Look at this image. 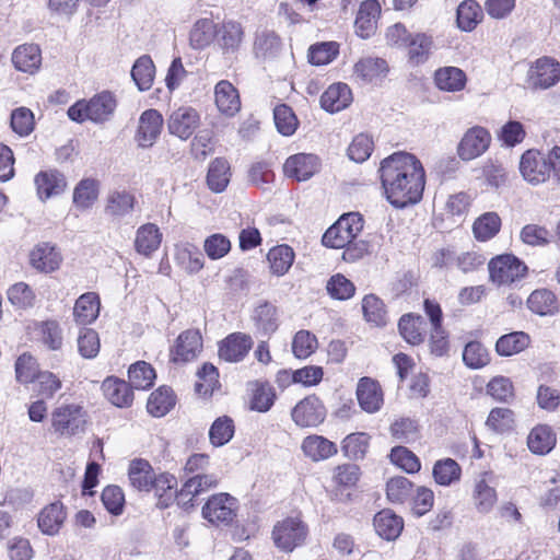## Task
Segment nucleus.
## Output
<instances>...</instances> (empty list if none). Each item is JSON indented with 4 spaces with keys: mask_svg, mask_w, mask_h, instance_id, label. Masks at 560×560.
<instances>
[{
    "mask_svg": "<svg viewBox=\"0 0 560 560\" xmlns=\"http://www.w3.org/2000/svg\"><path fill=\"white\" fill-rule=\"evenodd\" d=\"M326 289L331 298L336 300H348L355 292L354 284L343 275H334L327 282Z\"/></svg>",
    "mask_w": 560,
    "mask_h": 560,
    "instance_id": "60",
    "label": "nucleus"
},
{
    "mask_svg": "<svg viewBox=\"0 0 560 560\" xmlns=\"http://www.w3.org/2000/svg\"><path fill=\"white\" fill-rule=\"evenodd\" d=\"M175 405V396L170 387L162 386L153 392L147 404L148 412L153 417H163Z\"/></svg>",
    "mask_w": 560,
    "mask_h": 560,
    "instance_id": "45",
    "label": "nucleus"
},
{
    "mask_svg": "<svg viewBox=\"0 0 560 560\" xmlns=\"http://www.w3.org/2000/svg\"><path fill=\"white\" fill-rule=\"evenodd\" d=\"M98 197V183L93 178H84L79 182L73 190V203L80 210L91 208Z\"/></svg>",
    "mask_w": 560,
    "mask_h": 560,
    "instance_id": "46",
    "label": "nucleus"
},
{
    "mask_svg": "<svg viewBox=\"0 0 560 560\" xmlns=\"http://www.w3.org/2000/svg\"><path fill=\"white\" fill-rule=\"evenodd\" d=\"M327 416V409L316 395H308L300 400L291 410L292 421L299 428H316Z\"/></svg>",
    "mask_w": 560,
    "mask_h": 560,
    "instance_id": "8",
    "label": "nucleus"
},
{
    "mask_svg": "<svg viewBox=\"0 0 560 560\" xmlns=\"http://www.w3.org/2000/svg\"><path fill=\"white\" fill-rule=\"evenodd\" d=\"M482 18L481 7L475 0H465L457 8V25L462 31H472Z\"/></svg>",
    "mask_w": 560,
    "mask_h": 560,
    "instance_id": "43",
    "label": "nucleus"
},
{
    "mask_svg": "<svg viewBox=\"0 0 560 560\" xmlns=\"http://www.w3.org/2000/svg\"><path fill=\"white\" fill-rule=\"evenodd\" d=\"M434 81L442 91L458 92L465 88L467 78L459 68L444 67L435 71Z\"/></svg>",
    "mask_w": 560,
    "mask_h": 560,
    "instance_id": "39",
    "label": "nucleus"
},
{
    "mask_svg": "<svg viewBox=\"0 0 560 560\" xmlns=\"http://www.w3.org/2000/svg\"><path fill=\"white\" fill-rule=\"evenodd\" d=\"M529 82L536 89H549L560 80V63L550 57L539 58L529 70Z\"/></svg>",
    "mask_w": 560,
    "mask_h": 560,
    "instance_id": "16",
    "label": "nucleus"
},
{
    "mask_svg": "<svg viewBox=\"0 0 560 560\" xmlns=\"http://www.w3.org/2000/svg\"><path fill=\"white\" fill-rule=\"evenodd\" d=\"M34 115L26 107H19L11 114V128L21 137L28 136L34 129Z\"/></svg>",
    "mask_w": 560,
    "mask_h": 560,
    "instance_id": "63",
    "label": "nucleus"
},
{
    "mask_svg": "<svg viewBox=\"0 0 560 560\" xmlns=\"http://www.w3.org/2000/svg\"><path fill=\"white\" fill-rule=\"evenodd\" d=\"M407 46L409 47L408 55L410 60L416 63H421L429 58L433 47V40L431 36L419 33L410 37Z\"/></svg>",
    "mask_w": 560,
    "mask_h": 560,
    "instance_id": "55",
    "label": "nucleus"
},
{
    "mask_svg": "<svg viewBox=\"0 0 560 560\" xmlns=\"http://www.w3.org/2000/svg\"><path fill=\"white\" fill-rule=\"evenodd\" d=\"M218 483L219 479L213 474H197L184 482L177 499L184 501L185 498H188L190 501L194 497L215 488Z\"/></svg>",
    "mask_w": 560,
    "mask_h": 560,
    "instance_id": "33",
    "label": "nucleus"
},
{
    "mask_svg": "<svg viewBox=\"0 0 560 560\" xmlns=\"http://www.w3.org/2000/svg\"><path fill=\"white\" fill-rule=\"evenodd\" d=\"M424 320L421 316H413L412 314L404 315L399 323L398 328L402 338L411 345H419L424 340Z\"/></svg>",
    "mask_w": 560,
    "mask_h": 560,
    "instance_id": "47",
    "label": "nucleus"
},
{
    "mask_svg": "<svg viewBox=\"0 0 560 560\" xmlns=\"http://www.w3.org/2000/svg\"><path fill=\"white\" fill-rule=\"evenodd\" d=\"M388 70L386 60L368 56L355 62L353 75L363 83H376L386 77Z\"/></svg>",
    "mask_w": 560,
    "mask_h": 560,
    "instance_id": "20",
    "label": "nucleus"
},
{
    "mask_svg": "<svg viewBox=\"0 0 560 560\" xmlns=\"http://www.w3.org/2000/svg\"><path fill=\"white\" fill-rule=\"evenodd\" d=\"M282 48L280 37L270 30H261L256 33L254 51L258 58L272 59L278 56Z\"/></svg>",
    "mask_w": 560,
    "mask_h": 560,
    "instance_id": "36",
    "label": "nucleus"
},
{
    "mask_svg": "<svg viewBox=\"0 0 560 560\" xmlns=\"http://www.w3.org/2000/svg\"><path fill=\"white\" fill-rule=\"evenodd\" d=\"M555 441V435L549 427L538 425L530 431L527 445L533 453L546 454L553 447Z\"/></svg>",
    "mask_w": 560,
    "mask_h": 560,
    "instance_id": "51",
    "label": "nucleus"
},
{
    "mask_svg": "<svg viewBox=\"0 0 560 560\" xmlns=\"http://www.w3.org/2000/svg\"><path fill=\"white\" fill-rule=\"evenodd\" d=\"M12 62L16 70L33 74L42 65V52L35 44H24L16 47L12 54Z\"/></svg>",
    "mask_w": 560,
    "mask_h": 560,
    "instance_id": "25",
    "label": "nucleus"
},
{
    "mask_svg": "<svg viewBox=\"0 0 560 560\" xmlns=\"http://www.w3.org/2000/svg\"><path fill=\"white\" fill-rule=\"evenodd\" d=\"M376 533L386 540L397 538L404 527L402 520L389 510H383L374 516Z\"/></svg>",
    "mask_w": 560,
    "mask_h": 560,
    "instance_id": "38",
    "label": "nucleus"
},
{
    "mask_svg": "<svg viewBox=\"0 0 560 560\" xmlns=\"http://www.w3.org/2000/svg\"><path fill=\"white\" fill-rule=\"evenodd\" d=\"M338 55V44L335 42H326L313 45L308 51V60L316 66L327 65Z\"/></svg>",
    "mask_w": 560,
    "mask_h": 560,
    "instance_id": "62",
    "label": "nucleus"
},
{
    "mask_svg": "<svg viewBox=\"0 0 560 560\" xmlns=\"http://www.w3.org/2000/svg\"><path fill=\"white\" fill-rule=\"evenodd\" d=\"M155 75V66L150 56L139 57L132 69L131 77L140 91H148L153 84Z\"/></svg>",
    "mask_w": 560,
    "mask_h": 560,
    "instance_id": "41",
    "label": "nucleus"
},
{
    "mask_svg": "<svg viewBox=\"0 0 560 560\" xmlns=\"http://www.w3.org/2000/svg\"><path fill=\"white\" fill-rule=\"evenodd\" d=\"M155 377V371L144 361L133 363L128 370L129 384L136 389L150 388L153 385Z\"/></svg>",
    "mask_w": 560,
    "mask_h": 560,
    "instance_id": "50",
    "label": "nucleus"
},
{
    "mask_svg": "<svg viewBox=\"0 0 560 560\" xmlns=\"http://www.w3.org/2000/svg\"><path fill=\"white\" fill-rule=\"evenodd\" d=\"M37 194L42 200L61 194L67 186L65 176L57 171L40 172L35 177Z\"/></svg>",
    "mask_w": 560,
    "mask_h": 560,
    "instance_id": "30",
    "label": "nucleus"
},
{
    "mask_svg": "<svg viewBox=\"0 0 560 560\" xmlns=\"http://www.w3.org/2000/svg\"><path fill=\"white\" fill-rule=\"evenodd\" d=\"M490 132L480 126L469 128L457 145V154L462 161H471L481 156L490 147Z\"/></svg>",
    "mask_w": 560,
    "mask_h": 560,
    "instance_id": "9",
    "label": "nucleus"
},
{
    "mask_svg": "<svg viewBox=\"0 0 560 560\" xmlns=\"http://www.w3.org/2000/svg\"><path fill=\"white\" fill-rule=\"evenodd\" d=\"M253 347V339L244 332H233L219 343V357L226 362L242 361Z\"/></svg>",
    "mask_w": 560,
    "mask_h": 560,
    "instance_id": "17",
    "label": "nucleus"
},
{
    "mask_svg": "<svg viewBox=\"0 0 560 560\" xmlns=\"http://www.w3.org/2000/svg\"><path fill=\"white\" fill-rule=\"evenodd\" d=\"M363 229V218L358 212L342 214L323 235L322 242L331 248L350 245Z\"/></svg>",
    "mask_w": 560,
    "mask_h": 560,
    "instance_id": "3",
    "label": "nucleus"
},
{
    "mask_svg": "<svg viewBox=\"0 0 560 560\" xmlns=\"http://www.w3.org/2000/svg\"><path fill=\"white\" fill-rule=\"evenodd\" d=\"M214 97L218 109L225 115L233 116L241 108L237 90L229 81L222 80L217 83Z\"/></svg>",
    "mask_w": 560,
    "mask_h": 560,
    "instance_id": "29",
    "label": "nucleus"
},
{
    "mask_svg": "<svg viewBox=\"0 0 560 560\" xmlns=\"http://www.w3.org/2000/svg\"><path fill=\"white\" fill-rule=\"evenodd\" d=\"M67 518L61 502H54L45 506L37 518L38 527L43 534L54 536L59 533Z\"/></svg>",
    "mask_w": 560,
    "mask_h": 560,
    "instance_id": "24",
    "label": "nucleus"
},
{
    "mask_svg": "<svg viewBox=\"0 0 560 560\" xmlns=\"http://www.w3.org/2000/svg\"><path fill=\"white\" fill-rule=\"evenodd\" d=\"M462 469L456 460L445 458L438 460L433 467V477L441 486H451L460 479Z\"/></svg>",
    "mask_w": 560,
    "mask_h": 560,
    "instance_id": "53",
    "label": "nucleus"
},
{
    "mask_svg": "<svg viewBox=\"0 0 560 560\" xmlns=\"http://www.w3.org/2000/svg\"><path fill=\"white\" fill-rule=\"evenodd\" d=\"M490 279L499 284H511L526 275L527 267L516 256L504 254L492 258L488 265Z\"/></svg>",
    "mask_w": 560,
    "mask_h": 560,
    "instance_id": "7",
    "label": "nucleus"
},
{
    "mask_svg": "<svg viewBox=\"0 0 560 560\" xmlns=\"http://www.w3.org/2000/svg\"><path fill=\"white\" fill-rule=\"evenodd\" d=\"M380 12L381 7L376 0H365L361 3L354 21L355 31L360 37H370L375 28Z\"/></svg>",
    "mask_w": 560,
    "mask_h": 560,
    "instance_id": "26",
    "label": "nucleus"
},
{
    "mask_svg": "<svg viewBox=\"0 0 560 560\" xmlns=\"http://www.w3.org/2000/svg\"><path fill=\"white\" fill-rule=\"evenodd\" d=\"M50 422L55 433L61 436H73L84 431L85 412L75 404L60 405L51 412Z\"/></svg>",
    "mask_w": 560,
    "mask_h": 560,
    "instance_id": "5",
    "label": "nucleus"
},
{
    "mask_svg": "<svg viewBox=\"0 0 560 560\" xmlns=\"http://www.w3.org/2000/svg\"><path fill=\"white\" fill-rule=\"evenodd\" d=\"M100 298L95 292H86L78 298L73 307V317L79 325L93 323L100 313Z\"/></svg>",
    "mask_w": 560,
    "mask_h": 560,
    "instance_id": "28",
    "label": "nucleus"
},
{
    "mask_svg": "<svg viewBox=\"0 0 560 560\" xmlns=\"http://www.w3.org/2000/svg\"><path fill=\"white\" fill-rule=\"evenodd\" d=\"M135 196L126 190H114L108 194L104 212L106 215L118 220L132 212Z\"/></svg>",
    "mask_w": 560,
    "mask_h": 560,
    "instance_id": "31",
    "label": "nucleus"
},
{
    "mask_svg": "<svg viewBox=\"0 0 560 560\" xmlns=\"http://www.w3.org/2000/svg\"><path fill=\"white\" fill-rule=\"evenodd\" d=\"M301 450L313 462L328 459L338 452L337 445L334 442L317 434L306 436L302 441Z\"/></svg>",
    "mask_w": 560,
    "mask_h": 560,
    "instance_id": "23",
    "label": "nucleus"
},
{
    "mask_svg": "<svg viewBox=\"0 0 560 560\" xmlns=\"http://www.w3.org/2000/svg\"><path fill=\"white\" fill-rule=\"evenodd\" d=\"M492 483V475L490 472H482L474 481L471 503L475 511L480 515L489 514L498 503V492Z\"/></svg>",
    "mask_w": 560,
    "mask_h": 560,
    "instance_id": "11",
    "label": "nucleus"
},
{
    "mask_svg": "<svg viewBox=\"0 0 560 560\" xmlns=\"http://www.w3.org/2000/svg\"><path fill=\"white\" fill-rule=\"evenodd\" d=\"M163 121V116L156 109L144 110L139 118L136 135L138 145L143 149L152 147L161 135Z\"/></svg>",
    "mask_w": 560,
    "mask_h": 560,
    "instance_id": "15",
    "label": "nucleus"
},
{
    "mask_svg": "<svg viewBox=\"0 0 560 560\" xmlns=\"http://www.w3.org/2000/svg\"><path fill=\"white\" fill-rule=\"evenodd\" d=\"M369 442V434L363 432L351 433L343 439L341 450L347 457L359 459L365 455Z\"/></svg>",
    "mask_w": 560,
    "mask_h": 560,
    "instance_id": "57",
    "label": "nucleus"
},
{
    "mask_svg": "<svg viewBox=\"0 0 560 560\" xmlns=\"http://www.w3.org/2000/svg\"><path fill=\"white\" fill-rule=\"evenodd\" d=\"M520 172L529 184L538 185L545 183L550 177V166L547 156L536 150L526 151L521 156Z\"/></svg>",
    "mask_w": 560,
    "mask_h": 560,
    "instance_id": "12",
    "label": "nucleus"
},
{
    "mask_svg": "<svg viewBox=\"0 0 560 560\" xmlns=\"http://www.w3.org/2000/svg\"><path fill=\"white\" fill-rule=\"evenodd\" d=\"M128 476L131 486L139 491H150L153 487L164 481L172 489L176 482L173 477L161 476L155 478L151 465L144 459H135L129 465Z\"/></svg>",
    "mask_w": 560,
    "mask_h": 560,
    "instance_id": "10",
    "label": "nucleus"
},
{
    "mask_svg": "<svg viewBox=\"0 0 560 560\" xmlns=\"http://www.w3.org/2000/svg\"><path fill=\"white\" fill-rule=\"evenodd\" d=\"M362 311L366 322L376 326H384L387 323V312L383 301L374 295L368 294L362 300Z\"/></svg>",
    "mask_w": 560,
    "mask_h": 560,
    "instance_id": "52",
    "label": "nucleus"
},
{
    "mask_svg": "<svg viewBox=\"0 0 560 560\" xmlns=\"http://www.w3.org/2000/svg\"><path fill=\"white\" fill-rule=\"evenodd\" d=\"M529 345V336L523 331H514L500 337L495 350L501 357H510L525 350Z\"/></svg>",
    "mask_w": 560,
    "mask_h": 560,
    "instance_id": "42",
    "label": "nucleus"
},
{
    "mask_svg": "<svg viewBox=\"0 0 560 560\" xmlns=\"http://www.w3.org/2000/svg\"><path fill=\"white\" fill-rule=\"evenodd\" d=\"M231 241L221 233L209 235L203 242V250L211 260L223 258L231 250Z\"/></svg>",
    "mask_w": 560,
    "mask_h": 560,
    "instance_id": "58",
    "label": "nucleus"
},
{
    "mask_svg": "<svg viewBox=\"0 0 560 560\" xmlns=\"http://www.w3.org/2000/svg\"><path fill=\"white\" fill-rule=\"evenodd\" d=\"M130 384L115 377H107L102 385L105 397L117 407L131 405L133 395Z\"/></svg>",
    "mask_w": 560,
    "mask_h": 560,
    "instance_id": "32",
    "label": "nucleus"
},
{
    "mask_svg": "<svg viewBox=\"0 0 560 560\" xmlns=\"http://www.w3.org/2000/svg\"><path fill=\"white\" fill-rule=\"evenodd\" d=\"M351 89L346 83L331 84L320 96L322 107L329 113H337L352 103Z\"/></svg>",
    "mask_w": 560,
    "mask_h": 560,
    "instance_id": "22",
    "label": "nucleus"
},
{
    "mask_svg": "<svg viewBox=\"0 0 560 560\" xmlns=\"http://www.w3.org/2000/svg\"><path fill=\"white\" fill-rule=\"evenodd\" d=\"M100 338L95 330L84 328L80 331L78 337V350L83 358H95L100 352Z\"/></svg>",
    "mask_w": 560,
    "mask_h": 560,
    "instance_id": "61",
    "label": "nucleus"
},
{
    "mask_svg": "<svg viewBox=\"0 0 560 560\" xmlns=\"http://www.w3.org/2000/svg\"><path fill=\"white\" fill-rule=\"evenodd\" d=\"M373 151V140L370 136L360 133L353 138L348 148L349 158L357 162L362 163L366 161Z\"/></svg>",
    "mask_w": 560,
    "mask_h": 560,
    "instance_id": "64",
    "label": "nucleus"
},
{
    "mask_svg": "<svg viewBox=\"0 0 560 560\" xmlns=\"http://www.w3.org/2000/svg\"><path fill=\"white\" fill-rule=\"evenodd\" d=\"M201 351V334L197 329H187L177 337L171 357L174 362L185 363L195 360Z\"/></svg>",
    "mask_w": 560,
    "mask_h": 560,
    "instance_id": "14",
    "label": "nucleus"
},
{
    "mask_svg": "<svg viewBox=\"0 0 560 560\" xmlns=\"http://www.w3.org/2000/svg\"><path fill=\"white\" fill-rule=\"evenodd\" d=\"M386 199L396 208L420 201L424 190V170L411 153L396 152L384 159L380 167Z\"/></svg>",
    "mask_w": 560,
    "mask_h": 560,
    "instance_id": "1",
    "label": "nucleus"
},
{
    "mask_svg": "<svg viewBox=\"0 0 560 560\" xmlns=\"http://www.w3.org/2000/svg\"><path fill=\"white\" fill-rule=\"evenodd\" d=\"M357 399L365 412H377L384 401L380 384L370 377L360 378L357 386Z\"/></svg>",
    "mask_w": 560,
    "mask_h": 560,
    "instance_id": "21",
    "label": "nucleus"
},
{
    "mask_svg": "<svg viewBox=\"0 0 560 560\" xmlns=\"http://www.w3.org/2000/svg\"><path fill=\"white\" fill-rule=\"evenodd\" d=\"M273 119L277 130L285 137L292 136L299 125V120L292 108L285 104L276 106L273 109Z\"/></svg>",
    "mask_w": 560,
    "mask_h": 560,
    "instance_id": "56",
    "label": "nucleus"
},
{
    "mask_svg": "<svg viewBox=\"0 0 560 560\" xmlns=\"http://www.w3.org/2000/svg\"><path fill=\"white\" fill-rule=\"evenodd\" d=\"M528 308L541 316L551 315L558 310L555 294L547 290H535L527 299Z\"/></svg>",
    "mask_w": 560,
    "mask_h": 560,
    "instance_id": "48",
    "label": "nucleus"
},
{
    "mask_svg": "<svg viewBox=\"0 0 560 560\" xmlns=\"http://www.w3.org/2000/svg\"><path fill=\"white\" fill-rule=\"evenodd\" d=\"M200 117L198 112L192 107H179L174 110L167 118V129L171 135L182 140H187L198 128Z\"/></svg>",
    "mask_w": 560,
    "mask_h": 560,
    "instance_id": "13",
    "label": "nucleus"
},
{
    "mask_svg": "<svg viewBox=\"0 0 560 560\" xmlns=\"http://www.w3.org/2000/svg\"><path fill=\"white\" fill-rule=\"evenodd\" d=\"M253 320L262 335L269 336L278 329V310L271 303L264 302L254 310Z\"/></svg>",
    "mask_w": 560,
    "mask_h": 560,
    "instance_id": "37",
    "label": "nucleus"
},
{
    "mask_svg": "<svg viewBox=\"0 0 560 560\" xmlns=\"http://www.w3.org/2000/svg\"><path fill=\"white\" fill-rule=\"evenodd\" d=\"M218 34V24L205 18L197 20L189 32V45L192 49L201 50L211 45Z\"/></svg>",
    "mask_w": 560,
    "mask_h": 560,
    "instance_id": "27",
    "label": "nucleus"
},
{
    "mask_svg": "<svg viewBox=\"0 0 560 560\" xmlns=\"http://www.w3.org/2000/svg\"><path fill=\"white\" fill-rule=\"evenodd\" d=\"M162 242V233L153 223L141 225L136 233L135 248L144 256H150L158 250Z\"/></svg>",
    "mask_w": 560,
    "mask_h": 560,
    "instance_id": "34",
    "label": "nucleus"
},
{
    "mask_svg": "<svg viewBox=\"0 0 560 560\" xmlns=\"http://www.w3.org/2000/svg\"><path fill=\"white\" fill-rule=\"evenodd\" d=\"M234 435L233 420L228 416L219 417L210 427L209 440L213 446H223Z\"/></svg>",
    "mask_w": 560,
    "mask_h": 560,
    "instance_id": "54",
    "label": "nucleus"
},
{
    "mask_svg": "<svg viewBox=\"0 0 560 560\" xmlns=\"http://www.w3.org/2000/svg\"><path fill=\"white\" fill-rule=\"evenodd\" d=\"M62 257L55 245L43 242L30 252L31 266L40 272H52L60 267Z\"/></svg>",
    "mask_w": 560,
    "mask_h": 560,
    "instance_id": "19",
    "label": "nucleus"
},
{
    "mask_svg": "<svg viewBox=\"0 0 560 560\" xmlns=\"http://www.w3.org/2000/svg\"><path fill=\"white\" fill-rule=\"evenodd\" d=\"M295 258L292 247L287 244L278 245L269 249L267 259L272 275L278 277L285 275Z\"/></svg>",
    "mask_w": 560,
    "mask_h": 560,
    "instance_id": "40",
    "label": "nucleus"
},
{
    "mask_svg": "<svg viewBox=\"0 0 560 560\" xmlns=\"http://www.w3.org/2000/svg\"><path fill=\"white\" fill-rule=\"evenodd\" d=\"M244 37V31L240 23L229 21L218 25L217 40L221 49L225 52L236 51Z\"/></svg>",
    "mask_w": 560,
    "mask_h": 560,
    "instance_id": "35",
    "label": "nucleus"
},
{
    "mask_svg": "<svg viewBox=\"0 0 560 560\" xmlns=\"http://www.w3.org/2000/svg\"><path fill=\"white\" fill-rule=\"evenodd\" d=\"M319 160L316 155L310 153H298L287 159L283 171L289 177L299 182L310 179L319 171Z\"/></svg>",
    "mask_w": 560,
    "mask_h": 560,
    "instance_id": "18",
    "label": "nucleus"
},
{
    "mask_svg": "<svg viewBox=\"0 0 560 560\" xmlns=\"http://www.w3.org/2000/svg\"><path fill=\"white\" fill-rule=\"evenodd\" d=\"M116 105L114 95L108 91H104L94 95L89 101L81 100L74 103L69 107L68 116L77 122L85 120L104 122L114 114Z\"/></svg>",
    "mask_w": 560,
    "mask_h": 560,
    "instance_id": "2",
    "label": "nucleus"
},
{
    "mask_svg": "<svg viewBox=\"0 0 560 560\" xmlns=\"http://www.w3.org/2000/svg\"><path fill=\"white\" fill-rule=\"evenodd\" d=\"M501 229V218L497 212H486L478 217L472 225L475 237L486 242L494 237Z\"/></svg>",
    "mask_w": 560,
    "mask_h": 560,
    "instance_id": "44",
    "label": "nucleus"
},
{
    "mask_svg": "<svg viewBox=\"0 0 560 560\" xmlns=\"http://www.w3.org/2000/svg\"><path fill=\"white\" fill-rule=\"evenodd\" d=\"M238 502L229 493L212 494L202 506V517L215 526L230 525L236 516Z\"/></svg>",
    "mask_w": 560,
    "mask_h": 560,
    "instance_id": "6",
    "label": "nucleus"
},
{
    "mask_svg": "<svg viewBox=\"0 0 560 560\" xmlns=\"http://www.w3.org/2000/svg\"><path fill=\"white\" fill-rule=\"evenodd\" d=\"M230 165L224 159L218 158L211 162L208 174L207 183L209 188L214 192L223 191L230 182Z\"/></svg>",
    "mask_w": 560,
    "mask_h": 560,
    "instance_id": "49",
    "label": "nucleus"
},
{
    "mask_svg": "<svg viewBox=\"0 0 560 560\" xmlns=\"http://www.w3.org/2000/svg\"><path fill=\"white\" fill-rule=\"evenodd\" d=\"M272 540L278 549L292 552L302 546L308 535L307 525L299 516H290L279 521L272 529Z\"/></svg>",
    "mask_w": 560,
    "mask_h": 560,
    "instance_id": "4",
    "label": "nucleus"
},
{
    "mask_svg": "<svg viewBox=\"0 0 560 560\" xmlns=\"http://www.w3.org/2000/svg\"><path fill=\"white\" fill-rule=\"evenodd\" d=\"M487 393L495 400L509 402L514 397V386L509 377L499 375L488 383Z\"/></svg>",
    "mask_w": 560,
    "mask_h": 560,
    "instance_id": "59",
    "label": "nucleus"
}]
</instances>
